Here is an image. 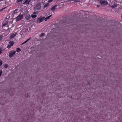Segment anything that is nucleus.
I'll use <instances>...</instances> for the list:
<instances>
[{
    "label": "nucleus",
    "instance_id": "1",
    "mask_svg": "<svg viewBox=\"0 0 122 122\" xmlns=\"http://www.w3.org/2000/svg\"><path fill=\"white\" fill-rule=\"evenodd\" d=\"M41 7V4L40 3H38L34 6V8L35 10H37L40 9Z\"/></svg>",
    "mask_w": 122,
    "mask_h": 122
},
{
    "label": "nucleus",
    "instance_id": "2",
    "mask_svg": "<svg viewBox=\"0 0 122 122\" xmlns=\"http://www.w3.org/2000/svg\"><path fill=\"white\" fill-rule=\"evenodd\" d=\"M99 2L102 5H106L108 4V2L106 0H100Z\"/></svg>",
    "mask_w": 122,
    "mask_h": 122
},
{
    "label": "nucleus",
    "instance_id": "3",
    "mask_svg": "<svg viewBox=\"0 0 122 122\" xmlns=\"http://www.w3.org/2000/svg\"><path fill=\"white\" fill-rule=\"evenodd\" d=\"M23 17V15H18L15 18L16 21H17L20 20Z\"/></svg>",
    "mask_w": 122,
    "mask_h": 122
},
{
    "label": "nucleus",
    "instance_id": "4",
    "mask_svg": "<svg viewBox=\"0 0 122 122\" xmlns=\"http://www.w3.org/2000/svg\"><path fill=\"white\" fill-rule=\"evenodd\" d=\"M45 17L41 16L37 20V22L40 23L42 22L44 20Z\"/></svg>",
    "mask_w": 122,
    "mask_h": 122
},
{
    "label": "nucleus",
    "instance_id": "5",
    "mask_svg": "<svg viewBox=\"0 0 122 122\" xmlns=\"http://www.w3.org/2000/svg\"><path fill=\"white\" fill-rule=\"evenodd\" d=\"M118 4H117L115 1L113 2L112 3L110 6L112 8H115L117 6Z\"/></svg>",
    "mask_w": 122,
    "mask_h": 122
},
{
    "label": "nucleus",
    "instance_id": "6",
    "mask_svg": "<svg viewBox=\"0 0 122 122\" xmlns=\"http://www.w3.org/2000/svg\"><path fill=\"white\" fill-rule=\"evenodd\" d=\"M15 51H12L10 52L9 54V56L10 57L13 56L15 54Z\"/></svg>",
    "mask_w": 122,
    "mask_h": 122
},
{
    "label": "nucleus",
    "instance_id": "7",
    "mask_svg": "<svg viewBox=\"0 0 122 122\" xmlns=\"http://www.w3.org/2000/svg\"><path fill=\"white\" fill-rule=\"evenodd\" d=\"M14 43V42L13 41L10 42L9 43L8 45L7 46V47L8 48H10L13 45Z\"/></svg>",
    "mask_w": 122,
    "mask_h": 122
},
{
    "label": "nucleus",
    "instance_id": "8",
    "mask_svg": "<svg viewBox=\"0 0 122 122\" xmlns=\"http://www.w3.org/2000/svg\"><path fill=\"white\" fill-rule=\"evenodd\" d=\"M57 5H56L53 6L51 8V10L53 12L56 9V7H57Z\"/></svg>",
    "mask_w": 122,
    "mask_h": 122
},
{
    "label": "nucleus",
    "instance_id": "9",
    "mask_svg": "<svg viewBox=\"0 0 122 122\" xmlns=\"http://www.w3.org/2000/svg\"><path fill=\"white\" fill-rule=\"evenodd\" d=\"M17 35V33H16L15 34L12 33V34L10 36V38L11 39L12 38H14Z\"/></svg>",
    "mask_w": 122,
    "mask_h": 122
},
{
    "label": "nucleus",
    "instance_id": "10",
    "mask_svg": "<svg viewBox=\"0 0 122 122\" xmlns=\"http://www.w3.org/2000/svg\"><path fill=\"white\" fill-rule=\"evenodd\" d=\"M30 1V0H26L24 3L23 4L25 5H26L27 4H28Z\"/></svg>",
    "mask_w": 122,
    "mask_h": 122
},
{
    "label": "nucleus",
    "instance_id": "11",
    "mask_svg": "<svg viewBox=\"0 0 122 122\" xmlns=\"http://www.w3.org/2000/svg\"><path fill=\"white\" fill-rule=\"evenodd\" d=\"M30 18V16L29 15H26L25 18L27 20H29Z\"/></svg>",
    "mask_w": 122,
    "mask_h": 122
},
{
    "label": "nucleus",
    "instance_id": "12",
    "mask_svg": "<svg viewBox=\"0 0 122 122\" xmlns=\"http://www.w3.org/2000/svg\"><path fill=\"white\" fill-rule=\"evenodd\" d=\"M52 16V15H51L48 16L47 17H46V18H45H45L44 19V20H45L46 21H47V20L49 19Z\"/></svg>",
    "mask_w": 122,
    "mask_h": 122
},
{
    "label": "nucleus",
    "instance_id": "13",
    "mask_svg": "<svg viewBox=\"0 0 122 122\" xmlns=\"http://www.w3.org/2000/svg\"><path fill=\"white\" fill-rule=\"evenodd\" d=\"M19 10L18 9H16L14 11V14H16L17 13H19Z\"/></svg>",
    "mask_w": 122,
    "mask_h": 122
},
{
    "label": "nucleus",
    "instance_id": "14",
    "mask_svg": "<svg viewBox=\"0 0 122 122\" xmlns=\"http://www.w3.org/2000/svg\"><path fill=\"white\" fill-rule=\"evenodd\" d=\"M5 50V49L2 47L0 48V54L2 53V51Z\"/></svg>",
    "mask_w": 122,
    "mask_h": 122
},
{
    "label": "nucleus",
    "instance_id": "15",
    "mask_svg": "<svg viewBox=\"0 0 122 122\" xmlns=\"http://www.w3.org/2000/svg\"><path fill=\"white\" fill-rule=\"evenodd\" d=\"M31 16L33 18H35L37 16V15H36L32 14L31 15Z\"/></svg>",
    "mask_w": 122,
    "mask_h": 122
},
{
    "label": "nucleus",
    "instance_id": "16",
    "mask_svg": "<svg viewBox=\"0 0 122 122\" xmlns=\"http://www.w3.org/2000/svg\"><path fill=\"white\" fill-rule=\"evenodd\" d=\"M31 38H29L28 39H27V40H26L25 41V42H23V43H22V44H21V45H23L25 43H26L29 40H30Z\"/></svg>",
    "mask_w": 122,
    "mask_h": 122
},
{
    "label": "nucleus",
    "instance_id": "17",
    "mask_svg": "<svg viewBox=\"0 0 122 122\" xmlns=\"http://www.w3.org/2000/svg\"><path fill=\"white\" fill-rule=\"evenodd\" d=\"M49 5V3H47L46 4H45L44 6V8H45L46 7H48Z\"/></svg>",
    "mask_w": 122,
    "mask_h": 122
},
{
    "label": "nucleus",
    "instance_id": "18",
    "mask_svg": "<svg viewBox=\"0 0 122 122\" xmlns=\"http://www.w3.org/2000/svg\"><path fill=\"white\" fill-rule=\"evenodd\" d=\"M45 36V34L44 33H41L40 35V37H42L44 36Z\"/></svg>",
    "mask_w": 122,
    "mask_h": 122
},
{
    "label": "nucleus",
    "instance_id": "19",
    "mask_svg": "<svg viewBox=\"0 0 122 122\" xmlns=\"http://www.w3.org/2000/svg\"><path fill=\"white\" fill-rule=\"evenodd\" d=\"M21 51L20 49L19 48H17L16 51L17 52H18L19 51Z\"/></svg>",
    "mask_w": 122,
    "mask_h": 122
},
{
    "label": "nucleus",
    "instance_id": "20",
    "mask_svg": "<svg viewBox=\"0 0 122 122\" xmlns=\"http://www.w3.org/2000/svg\"><path fill=\"white\" fill-rule=\"evenodd\" d=\"M8 24L7 23H5L3 24V26H7Z\"/></svg>",
    "mask_w": 122,
    "mask_h": 122
},
{
    "label": "nucleus",
    "instance_id": "21",
    "mask_svg": "<svg viewBox=\"0 0 122 122\" xmlns=\"http://www.w3.org/2000/svg\"><path fill=\"white\" fill-rule=\"evenodd\" d=\"M8 67V66L7 64L5 65L4 66V67L5 68H7Z\"/></svg>",
    "mask_w": 122,
    "mask_h": 122
},
{
    "label": "nucleus",
    "instance_id": "22",
    "mask_svg": "<svg viewBox=\"0 0 122 122\" xmlns=\"http://www.w3.org/2000/svg\"><path fill=\"white\" fill-rule=\"evenodd\" d=\"M118 5H119L120 6H122V1L120 2L119 4H118Z\"/></svg>",
    "mask_w": 122,
    "mask_h": 122
},
{
    "label": "nucleus",
    "instance_id": "23",
    "mask_svg": "<svg viewBox=\"0 0 122 122\" xmlns=\"http://www.w3.org/2000/svg\"><path fill=\"white\" fill-rule=\"evenodd\" d=\"M25 96H26V97H29V95L28 93H26L25 94Z\"/></svg>",
    "mask_w": 122,
    "mask_h": 122
},
{
    "label": "nucleus",
    "instance_id": "24",
    "mask_svg": "<svg viewBox=\"0 0 122 122\" xmlns=\"http://www.w3.org/2000/svg\"><path fill=\"white\" fill-rule=\"evenodd\" d=\"M2 62L0 60V66L2 65Z\"/></svg>",
    "mask_w": 122,
    "mask_h": 122
},
{
    "label": "nucleus",
    "instance_id": "25",
    "mask_svg": "<svg viewBox=\"0 0 122 122\" xmlns=\"http://www.w3.org/2000/svg\"><path fill=\"white\" fill-rule=\"evenodd\" d=\"M81 0H75V1L76 2H80V1Z\"/></svg>",
    "mask_w": 122,
    "mask_h": 122
},
{
    "label": "nucleus",
    "instance_id": "26",
    "mask_svg": "<svg viewBox=\"0 0 122 122\" xmlns=\"http://www.w3.org/2000/svg\"><path fill=\"white\" fill-rule=\"evenodd\" d=\"M23 0H17V1L18 2H21V1H22Z\"/></svg>",
    "mask_w": 122,
    "mask_h": 122
},
{
    "label": "nucleus",
    "instance_id": "27",
    "mask_svg": "<svg viewBox=\"0 0 122 122\" xmlns=\"http://www.w3.org/2000/svg\"><path fill=\"white\" fill-rule=\"evenodd\" d=\"M2 71L1 70L0 71V77L2 73Z\"/></svg>",
    "mask_w": 122,
    "mask_h": 122
},
{
    "label": "nucleus",
    "instance_id": "28",
    "mask_svg": "<svg viewBox=\"0 0 122 122\" xmlns=\"http://www.w3.org/2000/svg\"><path fill=\"white\" fill-rule=\"evenodd\" d=\"M38 13V12H35L33 13V14H37Z\"/></svg>",
    "mask_w": 122,
    "mask_h": 122
},
{
    "label": "nucleus",
    "instance_id": "29",
    "mask_svg": "<svg viewBox=\"0 0 122 122\" xmlns=\"http://www.w3.org/2000/svg\"><path fill=\"white\" fill-rule=\"evenodd\" d=\"M3 36H2L0 35V41L1 40Z\"/></svg>",
    "mask_w": 122,
    "mask_h": 122
},
{
    "label": "nucleus",
    "instance_id": "30",
    "mask_svg": "<svg viewBox=\"0 0 122 122\" xmlns=\"http://www.w3.org/2000/svg\"><path fill=\"white\" fill-rule=\"evenodd\" d=\"M53 0H49L48 1V2L49 3H50Z\"/></svg>",
    "mask_w": 122,
    "mask_h": 122
},
{
    "label": "nucleus",
    "instance_id": "31",
    "mask_svg": "<svg viewBox=\"0 0 122 122\" xmlns=\"http://www.w3.org/2000/svg\"><path fill=\"white\" fill-rule=\"evenodd\" d=\"M4 9V8H2V9H1L0 10V12H1L3 11Z\"/></svg>",
    "mask_w": 122,
    "mask_h": 122
},
{
    "label": "nucleus",
    "instance_id": "32",
    "mask_svg": "<svg viewBox=\"0 0 122 122\" xmlns=\"http://www.w3.org/2000/svg\"><path fill=\"white\" fill-rule=\"evenodd\" d=\"M71 0H68L66 1L68 2H70V1Z\"/></svg>",
    "mask_w": 122,
    "mask_h": 122
},
{
    "label": "nucleus",
    "instance_id": "33",
    "mask_svg": "<svg viewBox=\"0 0 122 122\" xmlns=\"http://www.w3.org/2000/svg\"><path fill=\"white\" fill-rule=\"evenodd\" d=\"M97 6L98 7H99L100 6L99 5H98Z\"/></svg>",
    "mask_w": 122,
    "mask_h": 122
},
{
    "label": "nucleus",
    "instance_id": "34",
    "mask_svg": "<svg viewBox=\"0 0 122 122\" xmlns=\"http://www.w3.org/2000/svg\"><path fill=\"white\" fill-rule=\"evenodd\" d=\"M121 17L122 18V16H121Z\"/></svg>",
    "mask_w": 122,
    "mask_h": 122
},
{
    "label": "nucleus",
    "instance_id": "35",
    "mask_svg": "<svg viewBox=\"0 0 122 122\" xmlns=\"http://www.w3.org/2000/svg\"><path fill=\"white\" fill-rule=\"evenodd\" d=\"M2 1V0H1L0 1Z\"/></svg>",
    "mask_w": 122,
    "mask_h": 122
},
{
    "label": "nucleus",
    "instance_id": "36",
    "mask_svg": "<svg viewBox=\"0 0 122 122\" xmlns=\"http://www.w3.org/2000/svg\"><path fill=\"white\" fill-rule=\"evenodd\" d=\"M6 18H7H7H6Z\"/></svg>",
    "mask_w": 122,
    "mask_h": 122
},
{
    "label": "nucleus",
    "instance_id": "37",
    "mask_svg": "<svg viewBox=\"0 0 122 122\" xmlns=\"http://www.w3.org/2000/svg\"><path fill=\"white\" fill-rule=\"evenodd\" d=\"M6 18H7H7H6Z\"/></svg>",
    "mask_w": 122,
    "mask_h": 122
}]
</instances>
